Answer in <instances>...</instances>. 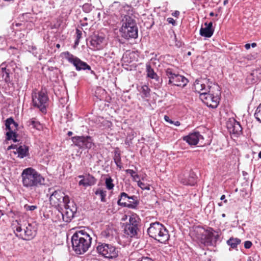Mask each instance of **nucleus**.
Listing matches in <instances>:
<instances>
[{
  "mask_svg": "<svg viewBox=\"0 0 261 261\" xmlns=\"http://www.w3.org/2000/svg\"><path fill=\"white\" fill-rule=\"evenodd\" d=\"M28 126H32L34 128L37 130H41L42 128V126L41 123L36 120L35 118H32L27 122Z\"/></svg>",
  "mask_w": 261,
  "mask_h": 261,
  "instance_id": "c756f323",
  "label": "nucleus"
},
{
  "mask_svg": "<svg viewBox=\"0 0 261 261\" xmlns=\"http://www.w3.org/2000/svg\"><path fill=\"white\" fill-rule=\"evenodd\" d=\"M50 194L49 202L50 204L55 207H62L65 204L70 202L68 196L60 190H55L53 188H49Z\"/></svg>",
  "mask_w": 261,
  "mask_h": 261,
  "instance_id": "0eeeda50",
  "label": "nucleus"
},
{
  "mask_svg": "<svg viewBox=\"0 0 261 261\" xmlns=\"http://www.w3.org/2000/svg\"><path fill=\"white\" fill-rule=\"evenodd\" d=\"M211 230H212V231H208L207 232L208 233L207 236H208V237L209 239L212 238L214 236V233L212 231L213 230V229L211 228Z\"/></svg>",
  "mask_w": 261,
  "mask_h": 261,
  "instance_id": "79ce46f5",
  "label": "nucleus"
},
{
  "mask_svg": "<svg viewBox=\"0 0 261 261\" xmlns=\"http://www.w3.org/2000/svg\"><path fill=\"white\" fill-rule=\"evenodd\" d=\"M146 72L147 77L153 79L158 83H160L162 80L157 75V74L154 71L153 69L151 68L149 64H146Z\"/></svg>",
  "mask_w": 261,
  "mask_h": 261,
  "instance_id": "393cba45",
  "label": "nucleus"
},
{
  "mask_svg": "<svg viewBox=\"0 0 261 261\" xmlns=\"http://www.w3.org/2000/svg\"><path fill=\"white\" fill-rule=\"evenodd\" d=\"M95 194L100 196V200L102 202H106L107 191L102 188H99L95 191Z\"/></svg>",
  "mask_w": 261,
  "mask_h": 261,
  "instance_id": "7c9ffc66",
  "label": "nucleus"
},
{
  "mask_svg": "<svg viewBox=\"0 0 261 261\" xmlns=\"http://www.w3.org/2000/svg\"><path fill=\"white\" fill-rule=\"evenodd\" d=\"M208 91L200 93L199 97L207 106L212 108H216L220 100V90L218 85H208L207 86Z\"/></svg>",
  "mask_w": 261,
  "mask_h": 261,
  "instance_id": "7ed1b4c3",
  "label": "nucleus"
},
{
  "mask_svg": "<svg viewBox=\"0 0 261 261\" xmlns=\"http://www.w3.org/2000/svg\"><path fill=\"white\" fill-rule=\"evenodd\" d=\"M166 76L169 79V84L184 87L188 83V80L184 76L175 73L172 69L167 68L165 70Z\"/></svg>",
  "mask_w": 261,
  "mask_h": 261,
  "instance_id": "f8f14e48",
  "label": "nucleus"
},
{
  "mask_svg": "<svg viewBox=\"0 0 261 261\" xmlns=\"http://www.w3.org/2000/svg\"><path fill=\"white\" fill-rule=\"evenodd\" d=\"M167 21L169 23H171L174 26L176 25V22L175 20L171 17L168 18Z\"/></svg>",
  "mask_w": 261,
  "mask_h": 261,
  "instance_id": "58836bf2",
  "label": "nucleus"
},
{
  "mask_svg": "<svg viewBox=\"0 0 261 261\" xmlns=\"http://www.w3.org/2000/svg\"><path fill=\"white\" fill-rule=\"evenodd\" d=\"M76 39H77V40H80V39L82 37V32L80 30L76 29Z\"/></svg>",
  "mask_w": 261,
  "mask_h": 261,
  "instance_id": "ea45409f",
  "label": "nucleus"
},
{
  "mask_svg": "<svg viewBox=\"0 0 261 261\" xmlns=\"http://www.w3.org/2000/svg\"><path fill=\"white\" fill-rule=\"evenodd\" d=\"M81 25L83 26V27H85V26H86L88 25V23L87 22L86 23H81Z\"/></svg>",
  "mask_w": 261,
  "mask_h": 261,
  "instance_id": "8fccbe9b",
  "label": "nucleus"
},
{
  "mask_svg": "<svg viewBox=\"0 0 261 261\" xmlns=\"http://www.w3.org/2000/svg\"><path fill=\"white\" fill-rule=\"evenodd\" d=\"M139 203V202L137 196H129L128 194L125 192L120 193L117 201L118 205L129 208H136Z\"/></svg>",
  "mask_w": 261,
  "mask_h": 261,
  "instance_id": "ddd939ff",
  "label": "nucleus"
},
{
  "mask_svg": "<svg viewBox=\"0 0 261 261\" xmlns=\"http://www.w3.org/2000/svg\"><path fill=\"white\" fill-rule=\"evenodd\" d=\"M258 158L261 159V151L258 153Z\"/></svg>",
  "mask_w": 261,
  "mask_h": 261,
  "instance_id": "5fc2aeb1",
  "label": "nucleus"
},
{
  "mask_svg": "<svg viewBox=\"0 0 261 261\" xmlns=\"http://www.w3.org/2000/svg\"><path fill=\"white\" fill-rule=\"evenodd\" d=\"M124 22L120 29L122 37L126 39L138 37V28L135 20L129 16L124 17Z\"/></svg>",
  "mask_w": 261,
  "mask_h": 261,
  "instance_id": "423d86ee",
  "label": "nucleus"
},
{
  "mask_svg": "<svg viewBox=\"0 0 261 261\" xmlns=\"http://www.w3.org/2000/svg\"><path fill=\"white\" fill-rule=\"evenodd\" d=\"M126 172L127 174H130V175L133 177V179L134 180L137 181V179L139 178V175L136 173L135 171H134L132 169H127L126 170Z\"/></svg>",
  "mask_w": 261,
  "mask_h": 261,
  "instance_id": "473e14b6",
  "label": "nucleus"
},
{
  "mask_svg": "<svg viewBox=\"0 0 261 261\" xmlns=\"http://www.w3.org/2000/svg\"><path fill=\"white\" fill-rule=\"evenodd\" d=\"M92 238L85 230H77L71 238L73 250L77 254H83L88 251L91 245Z\"/></svg>",
  "mask_w": 261,
  "mask_h": 261,
  "instance_id": "f03ea898",
  "label": "nucleus"
},
{
  "mask_svg": "<svg viewBox=\"0 0 261 261\" xmlns=\"http://www.w3.org/2000/svg\"><path fill=\"white\" fill-rule=\"evenodd\" d=\"M114 160L118 167H120L121 164V158L120 154L119 153H118L117 151H115V155L114 156Z\"/></svg>",
  "mask_w": 261,
  "mask_h": 261,
  "instance_id": "f704fd0d",
  "label": "nucleus"
},
{
  "mask_svg": "<svg viewBox=\"0 0 261 261\" xmlns=\"http://www.w3.org/2000/svg\"><path fill=\"white\" fill-rule=\"evenodd\" d=\"M128 201V203L129 202V201H133V200H127Z\"/></svg>",
  "mask_w": 261,
  "mask_h": 261,
  "instance_id": "052dcab7",
  "label": "nucleus"
},
{
  "mask_svg": "<svg viewBox=\"0 0 261 261\" xmlns=\"http://www.w3.org/2000/svg\"><path fill=\"white\" fill-rule=\"evenodd\" d=\"M224 202H225V203L227 202V200H225Z\"/></svg>",
  "mask_w": 261,
  "mask_h": 261,
  "instance_id": "e2e57ef3",
  "label": "nucleus"
},
{
  "mask_svg": "<svg viewBox=\"0 0 261 261\" xmlns=\"http://www.w3.org/2000/svg\"><path fill=\"white\" fill-rule=\"evenodd\" d=\"M14 229L16 235L23 240H31L36 236L35 225L26 220H17V225Z\"/></svg>",
  "mask_w": 261,
  "mask_h": 261,
  "instance_id": "20e7f679",
  "label": "nucleus"
},
{
  "mask_svg": "<svg viewBox=\"0 0 261 261\" xmlns=\"http://www.w3.org/2000/svg\"><path fill=\"white\" fill-rule=\"evenodd\" d=\"M140 226V218L137 214H133L129 216L128 220L124 225V233L131 238L137 237Z\"/></svg>",
  "mask_w": 261,
  "mask_h": 261,
  "instance_id": "6e6552de",
  "label": "nucleus"
},
{
  "mask_svg": "<svg viewBox=\"0 0 261 261\" xmlns=\"http://www.w3.org/2000/svg\"><path fill=\"white\" fill-rule=\"evenodd\" d=\"M173 124L175 126H179L180 125V123L178 121H174Z\"/></svg>",
  "mask_w": 261,
  "mask_h": 261,
  "instance_id": "c03bdc74",
  "label": "nucleus"
},
{
  "mask_svg": "<svg viewBox=\"0 0 261 261\" xmlns=\"http://www.w3.org/2000/svg\"><path fill=\"white\" fill-rule=\"evenodd\" d=\"M245 47L246 49H249L250 48V44L249 43H247L245 45Z\"/></svg>",
  "mask_w": 261,
  "mask_h": 261,
  "instance_id": "a18cd8bd",
  "label": "nucleus"
},
{
  "mask_svg": "<svg viewBox=\"0 0 261 261\" xmlns=\"http://www.w3.org/2000/svg\"><path fill=\"white\" fill-rule=\"evenodd\" d=\"M164 118L165 121L173 124L174 121H172L171 119H170L169 116L167 115H165Z\"/></svg>",
  "mask_w": 261,
  "mask_h": 261,
  "instance_id": "a19ab883",
  "label": "nucleus"
},
{
  "mask_svg": "<svg viewBox=\"0 0 261 261\" xmlns=\"http://www.w3.org/2000/svg\"><path fill=\"white\" fill-rule=\"evenodd\" d=\"M227 127L230 133L239 135L242 131L240 123L235 119L230 120L226 124Z\"/></svg>",
  "mask_w": 261,
  "mask_h": 261,
  "instance_id": "6ab92c4d",
  "label": "nucleus"
},
{
  "mask_svg": "<svg viewBox=\"0 0 261 261\" xmlns=\"http://www.w3.org/2000/svg\"><path fill=\"white\" fill-rule=\"evenodd\" d=\"M254 116L257 121L261 122V103L257 108Z\"/></svg>",
  "mask_w": 261,
  "mask_h": 261,
  "instance_id": "72a5a7b5",
  "label": "nucleus"
},
{
  "mask_svg": "<svg viewBox=\"0 0 261 261\" xmlns=\"http://www.w3.org/2000/svg\"><path fill=\"white\" fill-rule=\"evenodd\" d=\"M9 148L16 149V152L18 154V157L20 158H23L29 154V147L25 145H20L17 146L16 145H11Z\"/></svg>",
  "mask_w": 261,
  "mask_h": 261,
  "instance_id": "4be33fe9",
  "label": "nucleus"
},
{
  "mask_svg": "<svg viewBox=\"0 0 261 261\" xmlns=\"http://www.w3.org/2000/svg\"><path fill=\"white\" fill-rule=\"evenodd\" d=\"M4 63L1 65V71L0 72V74L2 76L3 79L6 82L9 83L11 81V79L10 76V70L7 69L5 67H3Z\"/></svg>",
  "mask_w": 261,
  "mask_h": 261,
  "instance_id": "a878e982",
  "label": "nucleus"
},
{
  "mask_svg": "<svg viewBox=\"0 0 261 261\" xmlns=\"http://www.w3.org/2000/svg\"><path fill=\"white\" fill-rule=\"evenodd\" d=\"M210 15L211 16H214L215 15V14H214V12H211L210 13Z\"/></svg>",
  "mask_w": 261,
  "mask_h": 261,
  "instance_id": "603ef678",
  "label": "nucleus"
},
{
  "mask_svg": "<svg viewBox=\"0 0 261 261\" xmlns=\"http://www.w3.org/2000/svg\"><path fill=\"white\" fill-rule=\"evenodd\" d=\"M84 20H87V17H85V18H84Z\"/></svg>",
  "mask_w": 261,
  "mask_h": 261,
  "instance_id": "bf43d9fd",
  "label": "nucleus"
},
{
  "mask_svg": "<svg viewBox=\"0 0 261 261\" xmlns=\"http://www.w3.org/2000/svg\"><path fill=\"white\" fill-rule=\"evenodd\" d=\"M183 140L190 145H196L200 140H203V137L198 132H194L184 137Z\"/></svg>",
  "mask_w": 261,
  "mask_h": 261,
  "instance_id": "a211bd4d",
  "label": "nucleus"
},
{
  "mask_svg": "<svg viewBox=\"0 0 261 261\" xmlns=\"http://www.w3.org/2000/svg\"><path fill=\"white\" fill-rule=\"evenodd\" d=\"M96 182V178L90 174H86L85 177L81 179L79 184L80 186H83L84 187L91 186L95 184Z\"/></svg>",
  "mask_w": 261,
  "mask_h": 261,
  "instance_id": "5701e85b",
  "label": "nucleus"
},
{
  "mask_svg": "<svg viewBox=\"0 0 261 261\" xmlns=\"http://www.w3.org/2000/svg\"><path fill=\"white\" fill-rule=\"evenodd\" d=\"M79 42V40H77V39H76L75 41V45L78 44Z\"/></svg>",
  "mask_w": 261,
  "mask_h": 261,
  "instance_id": "864d4df0",
  "label": "nucleus"
},
{
  "mask_svg": "<svg viewBox=\"0 0 261 261\" xmlns=\"http://www.w3.org/2000/svg\"><path fill=\"white\" fill-rule=\"evenodd\" d=\"M205 28H201L200 30V34L202 36L205 37H211L214 33V30L212 29L213 23L210 22L208 24L205 23Z\"/></svg>",
  "mask_w": 261,
  "mask_h": 261,
  "instance_id": "b1692460",
  "label": "nucleus"
},
{
  "mask_svg": "<svg viewBox=\"0 0 261 261\" xmlns=\"http://www.w3.org/2000/svg\"><path fill=\"white\" fill-rule=\"evenodd\" d=\"M5 126L6 129L9 130V132L6 133L7 139L13 140L14 142H17V135L15 131L17 129L18 124L15 122L12 117H10L5 121Z\"/></svg>",
  "mask_w": 261,
  "mask_h": 261,
  "instance_id": "4468645a",
  "label": "nucleus"
},
{
  "mask_svg": "<svg viewBox=\"0 0 261 261\" xmlns=\"http://www.w3.org/2000/svg\"><path fill=\"white\" fill-rule=\"evenodd\" d=\"M138 186L141 188L142 190H149L150 188L149 186L147 184H146L140 180H138Z\"/></svg>",
  "mask_w": 261,
  "mask_h": 261,
  "instance_id": "e433bc0d",
  "label": "nucleus"
},
{
  "mask_svg": "<svg viewBox=\"0 0 261 261\" xmlns=\"http://www.w3.org/2000/svg\"><path fill=\"white\" fill-rule=\"evenodd\" d=\"M147 233L150 237L161 243H166L170 238L168 230L164 225L159 222L150 223L147 229Z\"/></svg>",
  "mask_w": 261,
  "mask_h": 261,
  "instance_id": "39448f33",
  "label": "nucleus"
},
{
  "mask_svg": "<svg viewBox=\"0 0 261 261\" xmlns=\"http://www.w3.org/2000/svg\"><path fill=\"white\" fill-rule=\"evenodd\" d=\"M72 141L75 146L83 149H90L94 145L91 137L89 136H75L72 138Z\"/></svg>",
  "mask_w": 261,
  "mask_h": 261,
  "instance_id": "2eb2a0df",
  "label": "nucleus"
},
{
  "mask_svg": "<svg viewBox=\"0 0 261 261\" xmlns=\"http://www.w3.org/2000/svg\"><path fill=\"white\" fill-rule=\"evenodd\" d=\"M178 179L185 185L193 186L196 182V175L194 172H191L188 176L181 174L179 175Z\"/></svg>",
  "mask_w": 261,
  "mask_h": 261,
  "instance_id": "412c9836",
  "label": "nucleus"
},
{
  "mask_svg": "<svg viewBox=\"0 0 261 261\" xmlns=\"http://www.w3.org/2000/svg\"><path fill=\"white\" fill-rule=\"evenodd\" d=\"M32 102L34 107H36L42 112H46L47 102L48 97L45 91L41 89L33 90L32 94Z\"/></svg>",
  "mask_w": 261,
  "mask_h": 261,
  "instance_id": "1a4fd4ad",
  "label": "nucleus"
},
{
  "mask_svg": "<svg viewBox=\"0 0 261 261\" xmlns=\"http://www.w3.org/2000/svg\"><path fill=\"white\" fill-rule=\"evenodd\" d=\"M241 240L237 238L231 237L226 242L228 245L230 246L232 249H236L237 250V247L239 244L241 243Z\"/></svg>",
  "mask_w": 261,
  "mask_h": 261,
  "instance_id": "bb28decb",
  "label": "nucleus"
},
{
  "mask_svg": "<svg viewBox=\"0 0 261 261\" xmlns=\"http://www.w3.org/2000/svg\"><path fill=\"white\" fill-rule=\"evenodd\" d=\"M139 91L141 93L142 98H144L150 96V90L147 85H144L141 86L140 88L139 89Z\"/></svg>",
  "mask_w": 261,
  "mask_h": 261,
  "instance_id": "c85d7f7f",
  "label": "nucleus"
},
{
  "mask_svg": "<svg viewBox=\"0 0 261 261\" xmlns=\"http://www.w3.org/2000/svg\"><path fill=\"white\" fill-rule=\"evenodd\" d=\"M56 47H57V48H59V47H60V44H57L56 45Z\"/></svg>",
  "mask_w": 261,
  "mask_h": 261,
  "instance_id": "6e6d98bb",
  "label": "nucleus"
},
{
  "mask_svg": "<svg viewBox=\"0 0 261 261\" xmlns=\"http://www.w3.org/2000/svg\"><path fill=\"white\" fill-rule=\"evenodd\" d=\"M209 80H196L194 83V88L197 92L200 94V93H202L204 91H207L208 89H207V86L208 85H213L212 82L208 83Z\"/></svg>",
  "mask_w": 261,
  "mask_h": 261,
  "instance_id": "aec40b11",
  "label": "nucleus"
},
{
  "mask_svg": "<svg viewBox=\"0 0 261 261\" xmlns=\"http://www.w3.org/2000/svg\"><path fill=\"white\" fill-rule=\"evenodd\" d=\"M218 237H219V235L217 234V236L216 237V238H217Z\"/></svg>",
  "mask_w": 261,
  "mask_h": 261,
  "instance_id": "680f3d73",
  "label": "nucleus"
},
{
  "mask_svg": "<svg viewBox=\"0 0 261 261\" xmlns=\"http://www.w3.org/2000/svg\"><path fill=\"white\" fill-rule=\"evenodd\" d=\"M64 55L65 59L71 64L75 67V69L77 71L82 70H90V73L92 74H95V72L93 70H91V67L87 64L86 62L82 61L79 58L73 56L70 54L69 51H66L63 53Z\"/></svg>",
  "mask_w": 261,
  "mask_h": 261,
  "instance_id": "9b49d317",
  "label": "nucleus"
},
{
  "mask_svg": "<svg viewBox=\"0 0 261 261\" xmlns=\"http://www.w3.org/2000/svg\"><path fill=\"white\" fill-rule=\"evenodd\" d=\"M222 217H224H224H225L226 215H225V214H223L222 215Z\"/></svg>",
  "mask_w": 261,
  "mask_h": 261,
  "instance_id": "4d7b16f0",
  "label": "nucleus"
},
{
  "mask_svg": "<svg viewBox=\"0 0 261 261\" xmlns=\"http://www.w3.org/2000/svg\"><path fill=\"white\" fill-rule=\"evenodd\" d=\"M113 180L111 177H107L105 180V184L107 189L111 190L114 187V185L113 183Z\"/></svg>",
  "mask_w": 261,
  "mask_h": 261,
  "instance_id": "2f4dec72",
  "label": "nucleus"
},
{
  "mask_svg": "<svg viewBox=\"0 0 261 261\" xmlns=\"http://www.w3.org/2000/svg\"><path fill=\"white\" fill-rule=\"evenodd\" d=\"M63 206L65 209V211L61 213L63 220L65 222H69L74 217V214L76 211V207L73 205L71 207L68 203L64 205Z\"/></svg>",
  "mask_w": 261,
  "mask_h": 261,
  "instance_id": "f3484780",
  "label": "nucleus"
},
{
  "mask_svg": "<svg viewBox=\"0 0 261 261\" xmlns=\"http://www.w3.org/2000/svg\"><path fill=\"white\" fill-rule=\"evenodd\" d=\"M67 135L69 136H70L72 135V132H68V133H67Z\"/></svg>",
  "mask_w": 261,
  "mask_h": 261,
  "instance_id": "3c124183",
  "label": "nucleus"
},
{
  "mask_svg": "<svg viewBox=\"0 0 261 261\" xmlns=\"http://www.w3.org/2000/svg\"><path fill=\"white\" fill-rule=\"evenodd\" d=\"M90 46L94 50H100L106 45L105 38L102 35H94L90 41Z\"/></svg>",
  "mask_w": 261,
  "mask_h": 261,
  "instance_id": "dca6fc26",
  "label": "nucleus"
},
{
  "mask_svg": "<svg viewBox=\"0 0 261 261\" xmlns=\"http://www.w3.org/2000/svg\"><path fill=\"white\" fill-rule=\"evenodd\" d=\"M97 252L106 258H116L118 255V251L112 244L98 242L96 247Z\"/></svg>",
  "mask_w": 261,
  "mask_h": 261,
  "instance_id": "9d476101",
  "label": "nucleus"
},
{
  "mask_svg": "<svg viewBox=\"0 0 261 261\" xmlns=\"http://www.w3.org/2000/svg\"><path fill=\"white\" fill-rule=\"evenodd\" d=\"M102 239L111 240L113 239V230L110 228L103 230L100 234Z\"/></svg>",
  "mask_w": 261,
  "mask_h": 261,
  "instance_id": "cd10ccee",
  "label": "nucleus"
},
{
  "mask_svg": "<svg viewBox=\"0 0 261 261\" xmlns=\"http://www.w3.org/2000/svg\"><path fill=\"white\" fill-rule=\"evenodd\" d=\"M191 52H190V51H189V52L188 53V55L190 56V55H191Z\"/></svg>",
  "mask_w": 261,
  "mask_h": 261,
  "instance_id": "13d9d810",
  "label": "nucleus"
},
{
  "mask_svg": "<svg viewBox=\"0 0 261 261\" xmlns=\"http://www.w3.org/2000/svg\"><path fill=\"white\" fill-rule=\"evenodd\" d=\"M78 177L80 178H82V179H84V177H85V175H79Z\"/></svg>",
  "mask_w": 261,
  "mask_h": 261,
  "instance_id": "de8ad7c7",
  "label": "nucleus"
},
{
  "mask_svg": "<svg viewBox=\"0 0 261 261\" xmlns=\"http://www.w3.org/2000/svg\"><path fill=\"white\" fill-rule=\"evenodd\" d=\"M252 245V243L251 241H246L244 243V247L246 249H249L251 247Z\"/></svg>",
  "mask_w": 261,
  "mask_h": 261,
  "instance_id": "4c0bfd02",
  "label": "nucleus"
},
{
  "mask_svg": "<svg viewBox=\"0 0 261 261\" xmlns=\"http://www.w3.org/2000/svg\"><path fill=\"white\" fill-rule=\"evenodd\" d=\"M21 177L23 187L30 190H35L44 185V178L31 167L24 169L21 174Z\"/></svg>",
  "mask_w": 261,
  "mask_h": 261,
  "instance_id": "f257e3e1",
  "label": "nucleus"
},
{
  "mask_svg": "<svg viewBox=\"0 0 261 261\" xmlns=\"http://www.w3.org/2000/svg\"><path fill=\"white\" fill-rule=\"evenodd\" d=\"M179 14L180 13L178 11H175L174 12L172 13V15L176 17H178V16L179 15Z\"/></svg>",
  "mask_w": 261,
  "mask_h": 261,
  "instance_id": "37998d69",
  "label": "nucleus"
},
{
  "mask_svg": "<svg viewBox=\"0 0 261 261\" xmlns=\"http://www.w3.org/2000/svg\"><path fill=\"white\" fill-rule=\"evenodd\" d=\"M225 198V196L224 195H222L220 198L221 200H224Z\"/></svg>",
  "mask_w": 261,
  "mask_h": 261,
  "instance_id": "09e8293b",
  "label": "nucleus"
},
{
  "mask_svg": "<svg viewBox=\"0 0 261 261\" xmlns=\"http://www.w3.org/2000/svg\"><path fill=\"white\" fill-rule=\"evenodd\" d=\"M23 208L26 211H34L37 209L38 206L36 205H30L28 204H26L24 205Z\"/></svg>",
  "mask_w": 261,
  "mask_h": 261,
  "instance_id": "c9c22d12",
  "label": "nucleus"
},
{
  "mask_svg": "<svg viewBox=\"0 0 261 261\" xmlns=\"http://www.w3.org/2000/svg\"><path fill=\"white\" fill-rule=\"evenodd\" d=\"M250 46H251L252 47H255L256 46V43H252L251 44H250Z\"/></svg>",
  "mask_w": 261,
  "mask_h": 261,
  "instance_id": "49530a36",
  "label": "nucleus"
}]
</instances>
